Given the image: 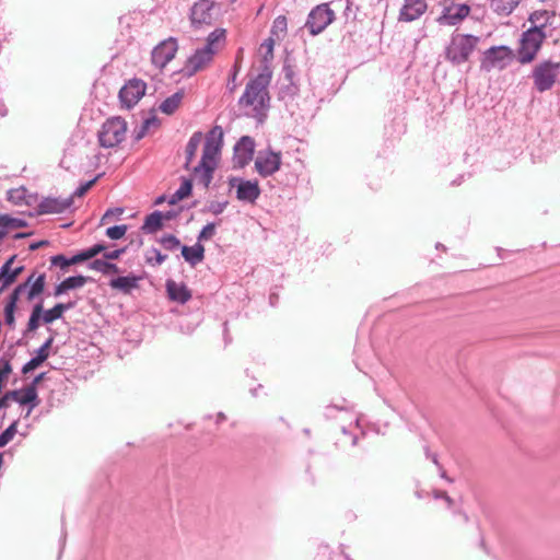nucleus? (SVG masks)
Masks as SVG:
<instances>
[{
    "instance_id": "bb28decb",
    "label": "nucleus",
    "mask_w": 560,
    "mask_h": 560,
    "mask_svg": "<svg viewBox=\"0 0 560 560\" xmlns=\"http://www.w3.org/2000/svg\"><path fill=\"white\" fill-rule=\"evenodd\" d=\"M182 255L187 262L196 266L205 258V247L200 243H196L194 246L184 245L182 247Z\"/></svg>"
},
{
    "instance_id": "b1692460",
    "label": "nucleus",
    "mask_w": 560,
    "mask_h": 560,
    "mask_svg": "<svg viewBox=\"0 0 560 560\" xmlns=\"http://www.w3.org/2000/svg\"><path fill=\"white\" fill-rule=\"evenodd\" d=\"M88 282V278L83 276H72L61 281L54 291L55 298H60L69 290L82 288Z\"/></svg>"
},
{
    "instance_id": "603ef678",
    "label": "nucleus",
    "mask_w": 560,
    "mask_h": 560,
    "mask_svg": "<svg viewBox=\"0 0 560 560\" xmlns=\"http://www.w3.org/2000/svg\"><path fill=\"white\" fill-rule=\"evenodd\" d=\"M122 212H124V210L121 208L108 209L104 213V215L102 218V222H106L107 220H109L114 215H120Z\"/></svg>"
},
{
    "instance_id": "f8f14e48",
    "label": "nucleus",
    "mask_w": 560,
    "mask_h": 560,
    "mask_svg": "<svg viewBox=\"0 0 560 560\" xmlns=\"http://www.w3.org/2000/svg\"><path fill=\"white\" fill-rule=\"evenodd\" d=\"M145 93V83L133 79L126 83L119 91V100L124 106L131 108Z\"/></svg>"
},
{
    "instance_id": "aec40b11",
    "label": "nucleus",
    "mask_w": 560,
    "mask_h": 560,
    "mask_svg": "<svg viewBox=\"0 0 560 560\" xmlns=\"http://www.w3.org/2000/svg\"><path fill=\"white\" fill-rule=\"evenodd\" d=\"M15 256L9 258L1 267H0V295L9 285L14 283L23 271V266L13 267V261Z\"/></svg>"
},
{
    "instance_id": "5fc2aeb1",
    "label": "nucleus",
    "mask_w": 560,
    "mask_h": 560,
    "mask_svg": "<svg viewBox=\"0 0 560 560\" xmlns=\"http://www.w3.org/2000/svg\"><path fill=\"white\" fill-rule=\"evenodd\" d=\"M352 7H353L352 0H347L345 12H343L346 18H349L350 15H352V18L355 19V13L358 11V8H355V10H353Z\"/></svg>"
},
{
    "instance_id": "de8ad7c7",
    "label": "nucleus",
    "mask_w": 560,
    "mask_h": 560,
    "mask_svg": "<svg viewBox=\"0 0 560 560\" xmlns=\"http://www.w3.org/2000/svg\"><path fill=\"white\" fill-rule=\"evenodd\" d=\"M228 203H229L228 201H222V202L213 201L209 205V211L211 213H213L214 215H219L224 211Z\"/></svg>"
},
{
    "instance_id": "72a5a7b5",
    "label": "nucleus",
    "mask_w": 560,
    "mask_h": 560,
    "mask_svg": "<svg viewBox=\"0 0 560 560\" xmlns=\"http://www.w3.org/2000/svg\"><path fill=\"white\" fill-rule=\"evenodd\" d=\"M192 183L190 179L184 178L179 188L170 197L168 203L175 205L187 198L191 194Z\"/></svg>"
},
{
    "instance_id": "cd10ccee",
    "label": "nucleus",
    "mask_w": 560,
    "mask_h": 560,
    "mask_svg": "<svg viewBox=\"0 0 560 560\" xmlns=\"http://www.w3.org/2000/svg\"><path fill=\"white\" fill-rule=\"evenodd\" d=\"M160 127V119L156 116L148 117L140 126L133 130V139L139 141L143 139L151 130H156Z\"/></svg>"
},
{
    "instance_id": "a878e982",
    "label": "nucleus",
    "mask_w": 560,
    "mask_h": 560,
    "mask_svg": "<svg viewBox=\"0 0 560 560\" xmlns=\"http://www.w3.org/2000/svg\"><path fill=\"white\" fill-rule=\"evenodd\" d=\"M9 397L20 405H27L37 400V390L34 385H30L23 389L10 390Z\"/></svg>"
},
{
    "instance_id": "0eeeda50",
    "label": "nucleus",
    "mask_w": 560,
    "mask_h": 560,
    "mask_svg": "<svg viewBox=\"0 0 560 560\" xmlns=\"http://www.w3.org/2000/svg\"><path fill=\"white\" fill-rule=\"evenodd\" d=\"M514 58L513 50L504 45L492 46L487 49L480 60V69L490 72L493 69L503 70L511 65Z\"/></svg>"
},
{
    "instance_id": "393cba45",
    "label": "nucleus",
    "mask_w": 560,
    "mask_h": 560,
    "mask_svg": "<svg viewBox=\"0 0 560 560\" xmlns=\"http://www.w3.org/2000/svg\"><path fill=\"white\" fill-rule=\"evenodd\" d=\"M25 226H27V222L23 219L0 214V240H3L10 231Z\"/></svg>"
},
{
    "instance_id": "09e8293b",
    "label": "nucleus",
    "mask_w": 560,
    "mask_h": 560,
    "mask_svg": "<svg viewBox=\"0 0 560 560\" xmlns=\"http://www.w3.org/2000/svg\"><path fill=\"white\" fill-rule=\"evenodd\" d=\"M52 343V338H49L37 351V357L44 362L49 357V348Z\"/></svg>"
},
{
    "instance_id": "338daca9",
    "label": "nucleus",
    "mask_w": 560,
    "mask_h": 560,
    "mask_svg": "<svg viewBox=\"0 0 560 560\" xmlns=\"http://www.w3.org/2000/svg\"><path fill=\"white\" fill-rule=\"evenodd\" d=\"M27 235H28V234H26V233H18V234H15V236H14V237H15V238H22V237H25V236H27Z\"/></svg>"
},
{
    "instance_id": "864d4df0",
    "label": "nucleus",
    "mask_w": 560,
    "mask_h": 560,
    "mask_svg": "<svg viewBox=\"0 0 560 560\" xmlns=\"http://www.w3.org/2000/svg\"><path fill=\"white\" fill-rule=\"evenodd\" d=\"M125 253V248L115 249L113 252H106L104 254V258L108 260H115L120 257Z\"/></svg>"
},
{
    "instance_id": "ea45409f",
    "label": "nucleus",
    "mask_w": 560,
    "mask_h": 560,
    "mask_svg": "<svg viewBox=\"0 0 560 560\" xmlns=\"http://www.w3.org/2000/svg\"><path fill=\"white\" fill-rule=\"evenodd\" d=\"M91 269L108 273L110 271H117V266L115 264L108 262L105 259H94L92 262H90L89 266Z\"/></svg>"
},
{
    "instance_id": "13d9d810",
    "label": "nucleus",
    "mask_w": 560,
    "mask_h": 560,
    "mask_svg": "<svg viewBox=\"0 0 560 560\" xmlns=\"http://www.w3.org/2000/svg\"><path fill=\"white\" fill-rule=\"evenodd\" d=\"M177 215V212L171 210V211H166V212H162V221L166 220V221H171L173 219H175Z\"/></svg>"
},
{
    "instance_id": "69168bd1",
    "label": "nucleus",
    "mask_w": 560,
    "mask_h": 560,
    "mask_svg": "<svg viewBox=\"0 0 560 560\" xmlns=\"http://www.w3.org/2000/svg\"><path fill=\"white\" fill-rule=\"evenodd\" d=\"M165 199H166V198H165V196H164V195H162V196L158 197V198H156V200H155V205H161V203H163V202L165 201Z\"/></svg>"
},
{
    "instance_id": "c9c22d12",
    "label": "nucleus",
    "mask_w": 560,
    "mask_h": 560,
    "mask_svg": "<svg viewBox=\"0 0 560 560\" xmlns=\"http://www.w3.org/2000/svg\"><path fill=\"white\" fill-rule=\"evenodd\" d=\"M26 194L27 189L24 186L12 188L8 191V200L14 205L27 203Z\"/></svg>"
},
{
    "instance_id": "ddd939ff",
    "label": "nucleus",
    "mask_w": 560,
    "mask_h": 560,
    "mask_svg": "<svg viewBox=\"0 0 560 560\" xmlns=\"http://www.w3.org/2000/svg\"><path fill=\"white\" fill-rule=\"evenodd\" d=\"M177 51V42L174 38L163 40L154 47L151 54L152 63L162 69L164 68L174 57Z\"/></svg>"
},
{
    "instance_id": "c85d7f7f",
    "label": "nucleus",
    "mask_w": 560,
    "mask_h": 560,
    "mask_svg": "<svg viewBox=\"0 0 560 560\" xmlns=\"http://www.w3.org/2000/svg\"><path fill=\"white\" fill-rule=\"evenodd\" d=\"M202 132L196 131L191 135V137L188 140V143L186 145L185 154H186V162H185V168L189 170L190 163L194 161L197 150L202 141Z\"/></svg>"
},
{
    "instance_id": "e433bc0d",
    "label": "nucleus",
    "mask_w": 560,
    "mask_h": 560,
    "mask_svg": "<svg viewBox=\"0 0 560 560\" xmlns=\"http://www.w3.org/2000/svg\"><path fill=\"white\" fill-rule=\"evenodd\" d=\"M105 250V246L103 244H95L92 247L82 250L81 253L74 255V260H78L79 262L89 260L91 258H94L96 255Z\"/></svg>"
},
{
    "instance_id": "58836bf2",
    "label": "nucleus",
    "mask_w": 560,
    "mask_h": 560,
    "mask_svg": "<svg viewBox=\"0 0 560 560\" xmlns=\"http://www.w3.org/2000/svg\"><path fill=\"white\" fill-rule=\"evenodd\" d=\"M224 38H225V31L222 28H217L208 35L207 43L203 47L218 49L219 43L223 42Z\"/></svg>"
},
{
    "instance_id": "49530a36",
    "label": "nucleus",
    "mask_w": 560,
    "mask_h": 560,
    "mask_svg": "<svg viewBox=\"0 0 560 560\" xmlns=\"http://www.w3.org/2000/svg\"><path fill=\"white\" fill-rule=\"evenodd\" d=\"M16 430H15V423L11 424L8 429H5L0 434V447H3L7 445L14 436Z\"/></svg>"
},
{
    "instance_id": "5701e85b",
    "label": "nucleus",
    "mask_w": 560,
    "mask_h": 560,
    "mask_svg": "<svg viewBox=\"0 0 560 560\" xmlns=\"http://www.w3.org/2000/svg\"><path fill=\"white\" fill-rule=\"evenodd\" d=\"M166 290L172 301L185 303L191 298L190 291L184 283H177L173 280H167Z\"/></svg>"
},
{
    "instance_id": "a18cd8bd",
    "label": "nucleus",
    "mask_w": 560,
    "mask_h": 560,
    "mask_svg": "<svg viewBox=\"0 0 560 560\" xmlns=\"http://www.w3.org/2000/svg\"><path fill=\"white\" fill-rule=\"evenodd\" d=\"M98 175L95 176L93 179L89 180V182H85L83 184H81L74 191L73 194L70 196L72 197V199L74 197H82L84 196L94 185L95 183L97 182L98 179Z\"/></svg>"
},
{
    "instance_id": "4be33fe9",
    "label": "nucleus",
    "mask_w": 560,
    "mask_h": 560,
    "mask_svg": "<svg viewBox=\"0 0 560 560\" xmlns=\"http://www.w3.org/2000/svg\"><path fill=\"white\" fill-rule=\"evenodd\" d=\"M283 81L287 83L282 84L281 94L283 96H294L299 92V86L295 82V72L293 67L285 62L282 68Z\"/></svg>"
},
{
    "instance_id": "20e7f679",
    "label": "nucleus",
    "mask_w": 560,
    "mask_h": 560,
    "mask_svg": "<svg viewBox=\"0 0 560 560\" xmlns=\"http://www.w3.org/2000/svg\"><path fill=\"white\" fill-rule=\"evenodd\" d=\"M34 275L30 276L27 280L19 284L8 296L4 306L3 315H14L18 302H32L38 296L45 287V275H39L33 282Z\"/></svg>"
},
{
    "instance_id": "2eb2a0df",
    "label": "nucleus",
    "mask_w": 560,
    "mask_h": 560,
    "mask_svg": "<svg viewBox=\"0 0 560 560\" xmlns=\"http://www.w3.org/2000/svg\"><path fill=\"white\" fill-rule=\"evenodd\" d=\"M217 52V48H199L191 55L187 62L185 70L187 74L191 75L196 72L206 68L213 59V56Z\"/></svg>"
},
{
    "instance_id": "f704fd0d",
    "label": "nucleus",
    "mask_w": 560,
    "mask_h": 560,
    "mask_svg": "<svg viewBox=\"0 0 560 560\" xmlns=\"http://www.w3.org/2000/svg\"><path fill=\"white\" fill-rule=\"evenodd\" d=\"M549 20L550 15L546 10L534 11L528 18V21L533 24L530 27H538L539 31H544Z\"/></svg>"
},
{
    "instance_id": "473e14b6",
    "label": "nucleus",
    "mask_w": 560,
    "mask_h": 560,
    "mask_svg": "<svg viewBox=\"0 0 560 560\" xmlns=\"http://www.w3.org/2000/svg\"><path fill=\"white\" fill-rule=\"evenodd\" d=\"M110 287L113 289L120 290L125 293H129L132 289L137 287V278L136 277H117L110 280Z\"/></svg>"
},
{
    "instance_id": "6e6552de",
    "label": "nucleus",
    "mask_w": 560,
    "mask_h": 560,
    "mask_svg": "<svg viewBox=\"0 0 560 560\" xmlns=\"http://www.w3.org/2000/svg\"><path fill=\"white\" fill-rule=\"evenodd\" d=\"M560 62L545 60L539 62L532 72L534 85L538 92L550 90L559 75Z\"/></svg>"
},
{
    "instance_id": "37998d69",
    "label": "nucleus",
    "mask_w": 560,
    "mask_h": 560,
    "mask_svg": "<svg viewBox=\"0 0 560 560\" xmlns=\"http://www.w3.org/2000/svg\"><path fill=\"white\" fill-rule=\"evenodd\" d=\"M127 232V225H114L106 230V236L110 240H119Z\"/></svg>"
},
{
    "instance_id": "bf43d9fd",
    "label": "nucleus",
    "mask_w": 560,
    "mask_h": 560,
    "mask_svg": "<svg viewBox=\"0 0 560 560\" xmlns=\"http://www.w3.org/2000/svg\"><path fill=\"white\" fill-rule=\"evenodd\" d=\"M46 244H47V242H46V241H40V242H38V243L31 244V245H30V249H31V250H35V249H37V248H39L40 246L46 245Z\"/></svg>"
},
{
    "instance_id": "a19ab883",
    "label": "nucleus",
    "mask_w": 560,
    "mask_h": 560,
    "mask_svg": "<svg viewBox=\"0 0 560 560\" xmlns=\"http://www.w3.org/2000/svg\"><path fill=\"white\" fill-rule=\"evenodd\" d=\"M78 262V260H74V256L67 258L63 255H56L50 258L51 266L60 267L62 270H66L69 266Z\"/></svg>"
},
{
    "instance_id": "7ed1b4c3",
    "label": "nucleus",
    "mask_w": 560,
    "mask_h": 560,
    "mask_svg": "<svg viewBox=\"0 0 560 560\" xmlns=\"http://www.w3.org/2000/svg\"><path fill=\"white\" fill-rule=\"evenodd\" d=\"M480 37L471 34L453 33L444 49V58L455 67L469 61Z\"/></svg>"
},
{
    "instance_id": "1a4fd4ad",
    "label": "nucleus",
    "mask_w": 560,
    "mask_h": 560,
    "mask_svg": "<svg viewBox=\"0 0 560 560\" xmlns=\"http://www.w3.org/2000/svg\"><path fill=\"white\" fill-rule=\"evenodd\" d=\"M335 20V12L329 8L328 3L316 5L307 15L305 27L310 34L315 36L326 30Z\"/></svg>"
},
{
    "instance_id": "a211bd4d",
    "label": "nucleus",
    "mask_w": 560,
    "mask_h": 560,
    "mask_svg": "<svg viewBox=\"0 0 560 560\" xmlns=\"http://www.w3.org/2000/svg\"><path fill=\"white\" fill-rule=\"evenodd\" d=\"M255 142L249 136H243L234 147V160L240 166H245L252 161Z\"/></svg>"
},
{
    "instance_id": "6e6d98bb",
    "label": "nucleus",
    "mask_w": 560,
    "mask_h": 560,
    "mask_svg": "<svg viewBox=\"0 0 560 560\" xmlns=\"http://www.w3.org/2000/svg\"><path fill=\"white\" fill-rule=\"evenodd\" d=\"M434 497L444 499L448 506L454 504V500L446 492H435Z\"/></svg>"
},
{
    "instance_id": "dca6fc26",
    "label": "nucleus",
    "mask_w": 560,
    "mask_h": 560,
    "mask_svg": "<svg viewBox=\"0 0 560 560\" xmlns=\"http://www.w3.org/2000/svg\"><path fill=\"white\" fill-rule=\"evenodd\" d=\"M428 10L425 0H405L398 14L399 22H413L421 18Z\"/></svg>"
},
{
    "instance_id": "4c0bfd02",
    "label": "nucleus",
    "mask_w": 560,
    "mask_h": 560,
    "mask_svg": "<svg viewBox=\"0 0 560 560\" xmlns=\"http://www.w3.org/2000/svg\"><path fill=\"white\" fill-rule=\"evenodd\" d=\"M167 256L162 254L160 249L151 247L145 253V262L151 266H159L166 260Z\"/></svg>"
},
{
    "instance_id": "f3484780",
    "label": "nucleus",
    "mask_w": 560,
    "mask_h": 560,
    "mask_svg": "<svg viewBox=\"0 0 560 560\" xmlns=\"http://www.w3.org/2000/svg\"><path fill=\"white\" fill-rule=\"evenodd\" d=\"M213 2L211 0H198L190 9V21L194 25L210 24L212 20L211 10Z\"/></svg>"
},
{
    "instance_id": "79ce46f5",
    "label": "nucleus",
    "mask_w": 560,
    "mask_h": 560,
    "mask_svg": "<svg viewBox=\"0 0 560 560\" xmlns=\"http://www.w3.org/2000/svg\"><path fill=\"white\" fill-rule=\"evenodd\" d=\"M159 243L167 250H174L180 245L179 240L172 234L163 235Z\"/></svg>"
},
{
    "instance_id": "680f3d73",
    "label": "nucleus",
    "mask_w": 560,
    "mask_h": 560,
    "mask_svg": "<svg viewBox=\"0 0 560 560\" xmlns=\"http://www.w3.org/2000/svg\"><path fill=\"white\" fill-rule=\"evenodd\" d=\"M8 115V108L4 104H0V116L5 117Z\"/></svg>"
},
{
    "instance_id": "052dcab7",
    "label": "nucleus",
    "mask_w": 560,
    "mask_h": 560,
    "mask_svg": "<svg viewBox=\"0 0 560 560\" xmlns=\"http://www.w3.org/2000/svg\"><path fill=\"white\" fill-rule=\"evenodd\" d=\"M275 24L279 25V26L285 25V18L284 16L277 18L275 21Z\"/></svg>"
},
{
    "instance_id": "7c9ffc66",
    "label": "nucleus",
    "mask_w": 560,
    "mask_h": 560,
    "mask_svg": "<svg viewBox=\"0 0 560 560\" xmlns=\"http://www.w3.org/2000/svg\"><path fill=\"white\" fill-rule=\"evenodd\" d=\"M522 0H491L490 7L493 12L501 16H509L521 3Z\"/></svg>"
},
{
    "instance_id": "6ab92c4d",
    "label": "nucleus",
    "mask_w": 560,
    "mask_h": 560,
    "mask_svg": "<svg viewBox=\"0 0 560 560\" xmlns=\"http://www.w3.org/2000/svg\"><path fill=\"white\" fill-rule=\"evenodd\" d=\"M72 206V197L61 198H44L37 206L39 214L62 213Z\"/></svg>"
},
{
    "instance_id": "39448f33",
    "label": "nucleus",
    "mask_w": 560,
    "mask_h": 560,
    "mask_svg": "<svg viewBox=\"0 0 560 560\" xmlns=\"http://www.w3.org/2000/svg\"><path fill=\"white\" fill-rule=\"evenodd\" d=\"M546 36L545 31H539L538 27H529L524 31L516 50L517 61L522 65L532 62L540 50Z\"/></svg>"
},
{
    "instance_id": "8fccbe9b",
    "label": "nucleus",
    "mask_w": 560,
    "mask_h": 560,
    "mask_svg": "<svg viewBox=\"0 0 560 560\" xmlns=\"http://www.w3.org/2000/svg\"><path fill=\"white\" fill-rule=\"evenodd\" d=\"M43 363V361L36 355L35 358H33L32 360H30L22 369V373L23 374H27L30 373L31 371L37 369L40 364Z\"/></svg>"
},
{
    "instance_id": "e2e57ef3",
    "label": "nucleus",
    "mask_w": 560,
    "mask_h": 560,
    "mask_svg": "<svg viewBox=\"0 0 560 560\" xmlns=\"http://www.w3.org/2000/svg\"><path fill=\"white\" fill-rule=\"evenodd\" d=\"M44 373L37 375L31 385H34V387L36 388V384H38L44 378Z\"/></svg>"
},
{
    "instance_id": "c756f323",
    "label": "nucleus",
    "mask_w": 560,
    "mask_h": 560,
    "mask_svg": "<svg viewBox=\"0 0 560 560\" xmlns=\"http://www.w3.org/2000/svg\"><path fill=\"white\" fill-rule=\"evenodd\" d=\"M163 228L162 211L155 210L145 217L141 230L145 234H153Z\"/></svg>"
},
{
    "instance_id": "2f4dec72",
    "label": "nucleus",
    "mask_w": 560,
    "mask_h": 560,
    "mask_svg": "<svg viewBox=\"0 0 560 560\" xmlns=\"http://www.w3.org/2000/svg\"><path fill=\"white\" fill-rule=\"evenodd\" d=\"M184 98V92L178 91L172 94L171 96L166 97L161 104H160V110L166 115L174 114L177 108L179 107L182 101Z\"/></svg>"
},
{
    "instance_id": "4d7b16f0",
    "label": "nucleus",
    "mask_w": 560,
    "mask_h": 560,
    "mask_svg": "<svg viewBox=\"0 0 560 560\" xmlns=\"http://www.w3.org/2000/svg\"><path fill=\"white\" fill-rule=\"evenodd\" d=\"M10 400L11 398L9 397V392H7L3 396L0 395V409L7 408Z\"/></svg>"
},
{
    "instance_id": "774afa93",
    "label": "nucleus",
    "mask_w": 560,
    "mask_h": 560,
    "mask_svg": "<svg viewBox=\"0 0 560 560\" xmlns=\"http://www.w3.org/2000/svg\"><path fill=\"white\" fill-rule=\"evenodd\" d=\"M43 318H44L45 323H51L57 317H43Z\"/></svg>"
},
{
    "instance_id": "c03bdc74",
    "label": "nucleus",
    "mask_w": 560,
    "mask_h": 560,
    "mask_svg": "<svg viewBox=\"0 0 560 560\" xmlns=\"http://www.w3.org/2000/svg\"><path fill=\"white\" fill-rule=\"evenodd\" d=\"M214 234H215V223H213V222L208 223L207 225H205L202 228V230L198 234L197 243L201 244L202 241H208V240L212 238Z\"/></svg>"
},
{
    "instance_id": "4468645a",
    "label": "nucleus",
    "mask_w": 560,
    "mask_h": 560,
    "mask_svg": "<svg viewBox=\"0 0 560 560\" xmlns=\"http://www.w3.org/2000/svg\"><path fill=\"white\" fill-rule=\"evenodd\" d=\"M470 13V7L466 3L445 7L436 19L440 25L455 26L463 22Z\"/></svg>"
},
{
    "instance_id": "f257e3e1",
    "label": "nucleus",
    "mask_w": 560,
    "mask_h": 560,
    "mask_svg": "<svg viewBox=\"0 0 560 560\" xmlns=\"http://www.w3.org/2000/svg\"><path fill=\"white\" fill-rule=\"evenodd\" d=\"M271 75L269 67L265 66L260 73L247 82L245 91L238 100V106L246 109L245 114L259 122L265 120L270 107L268 86Z\"/></svg>"
},
{
    "instance_id": "0e129e2a",
    "label": "nucleus",
    "mask_w": 560,
    "mask_h": 560,
    "mask_svg": "<svg viewBox=\"0 0 560 560\" xmlns=\"http://www.w3.org/2000/svg\"><path fill=\"white\" fill-rule=\"evenodd\" d=\"M40 317H30V327L33 328L37 325V320L39 319Z\"/></svg>"
},
{
    "instance_id": "f03ea898",
    "label": "nucleus",
    "mask_w": 560,
    "mask_h": 560,
    "mask_svg": "<svg viewBox=\"0 0 560 560\" xmlns=\"http://www.w3.org/2000/svg\"><path fill=\"white\" fill-rule=\"evenodd\" d=\"M222 144L223 130L220 126H214L206 136L202 156L199 164L192 168L195 179L206 189L212 182L213 173L218 166Z\"/></svg>"
},
{
    "instance_id": "9b49d317",
    "label": "nucleus",
    "mask_w": 560,
    "mask_h": 560,
    "mask_svg": "<svg viewBox=\"0 0 560 560\" xmlns=\"http://www.w3.org/2000/svg\"><path fill=\"white\" fill-rule=\"evenodd\" d=\"M281 165V153L271 150L260 151L255 160V167L262 177L275 174Z\"/></svg>"
},
{
    "instance_id": "9d476101",
    "label": "nucleus",
    "mask_w": 560,
    "mask_h": 560,
    "mask_svg": "<svg viewBox=\"0 0 560 560\" xmlns=\"http://www.w3.org/2000/svg\"><path fill=\"white\" fill-rule=\"evenodd\" d=\"M229 185L236 188V198L240 201L254 203L260 196V188L256 180H244L240 177L229 178Z\"/></svg>"
},
{
    "instance_id": "412c9836",
    "label": "nucleus",
    "mask_w": 560,
    "mask_h": 560,
    "mask_svg": "<svg viewBox=\"0 0 560 560\" xmlns=\"http://www.w3.org/2000/svg\"><path fill=\"white\" fill-rule=\"evenodd\" d=\"M75 303L77 300L68 299L55 303L48 310H44V302H37L33 305L30 315H62L65 312L72 310Z\"/></svg>"
},
{
    "instance_id": "3c124183",
    "label": "nucleus",
    "mask_w": 560,
    "mask_h": 560,
    "mask_svg": "<svg viewBox=\"0 0 560 560\" xmlns=\"http://www.w3.org/2000/svg\"><path fill=\"white\" fill-rule=\"evenodd\" d=\"M238 71H240V68L235 63L234 67H233L232 72L230 74V78H229V81H228V85H226L228 89L230 90V92H234L235 89H236V78H237Z\"/></svg>"
},
{
    "instance_id": "423d86ee",
    "label": "nucleus",
    "mask_w": 560,
    "mask_h": 560,
    "mask_svg": "<svg viewBox=\"0 0 560 560\" xmlns=\"http://www.w3.org/2000/svg\"><path fill=\"white\" fill-rule=\"evenodd\" d=\"M127 124L120 117L107 119L98 131V142L103 148H114L126 137Z\"/></svg>"
}]
</instances>
